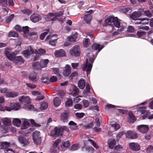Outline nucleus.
I'll return each mask as SVG.
<instances>
[{
    "instance_id": "5fc2aeb1",
    "label": "nucleus",
    "mask_w": 153,
    "mask_h": 153,
    "mask_svg": "<svg viewBox=\"0 0 153 153\" xmlns=\"http://www.w3.org/2000/svg\"><path fill=\"white\" fill-rule=\"evenodd\" d=\"M62 144L63 146L66 148L69 147L70 146V142L68 141H63Z\"/></svg>"
},
{
    "instance_id": "49530a36",
    "label": "nucleus",
    "mask_w": 153,
    "mask_h": 153,
    "mask_svg": "<svg viewBox=\"0 0 153 153\" xmlns=\"http://www.w3.org/2000/svg\"><path fill=\"white\" fill-rule=\"evenodd\" d=\"M48 104L47 103L45 102H43L41 105L40 109L41 110L46 109L48 108Z\"/></svg>"
},
{
    "instance_id": "2f4dec72",
    "label": "nucleus",
    "mask_w": 153,
    "mask_h": 153,
    "mask_svg": "<svg viewBox=\"0 0 153 153\" xmlns=\"http://www.w3.org/2000/svg\"><path fill=\"white\" fill-rule=\"evenodd\" d=\"M114 19V17H109L108 18H107L105 20V22L106 24L108 25H110L111 23L113 22Z\"/></svg>"
},
{
    "instance_id": "f704fd0d",
    "label": "nucleus",
    "mask_w": 153,
    "mask_h": 153,
    "mask_svg": "<svg viewBox=\"0 0 153 153\" xmlns=\"http://www.w3.org/2000/svg\"><path fill=\"white\" fill-rule=\"evenodd\" d=\"M23 108L27 110H33L34 107L33 105L31 104H26L23 106Z\"/></svg>"
},
{
    "instance_id": "72a5a7b5",
    "label": "nucleus",
    "mask_w": 153,
    "mask_h": 153,
    "mask_svg": "<svg viewBox=\"0 0 153 153\" xmlns=\"http://www.w3.org/2000/svg\"><path fill=\"white\" fill-rule=\"evenodd\" d=\"M21 123V120L18 118H16L13 120V125L17 127H19L20 126Z\"/></svg>"
},
{
    "instance_id": "c9c22d12",
    "label": "nucleus",
    "mask_w": 153,
    "mask_h": 153,
    "mask_svg": "<svg viewBox=\"0 0 153 153\" xmlns=\"http://www.w3.org/2000/svg\"><path fill=\"white\" fill-rule=\"evenodd\" d=\"M10 143L7 142H2V149H4V151L5 149H8L10 145Z\"/></svg>"
},
{
    "instance_id": "de8ad7c7",
    "label": "nucleus",
    "mask_w": 153,
    "mask_h": 153,
    "mask_svg": "<svg viewBox=\"0 0 153 153\" xmlns=\"http://www.w3.org/2000/svg\"><path fill=\"white\" fill-rule=\"evenodd\" d=\"M0 4L6 7L8 5L7 0H0Z\"/></svg>"
},
{
    "instance_id": "aec40b11",
    "label": "nucleus",
    "mask_w": 153,
    "mask_h": 153,
    "mask_svg": "<svg viewBox=\"0 0 153 153\" xmlns=\"http://www.w3.org/2000/svg\"><path fill=\"white\" fill-rule=\"evenodd\" d=\"M129 118L128 119V121L130 123H133L136 121V118L132 112H130L128 114Z\"/></svg>"
},
{
    "instance_id": "e2e57ef3",
    "label": "nucleus",
    "mask_w": 153,
    "mask_h": 153,
    "mask_svg": "<svg viewBox=\"0 0 153 153\" xmlns=\"http://www.w3.org/2000/svg\"><path fill=\"white\" fill-rule=\"evenodd\" d=\"M139 28L147 31L149 29V27L148 26L140 25V26Z\"/></svg>"
},
{
    "instance_id": "0e129e2a",
    "label": "nucleus",
    "mask_w": 153,
    "mask_h": 153,
    "mask_svg": "<svg viewBox=\"0 0 153 153\" xmlns=\"http://www.w3.org/2000/svg\"><path fill=\"white\" fill-rule=\"evenodd\" d=\"M83 107L85 108L88 107L89 105V102L85 100H84L83 101Z\"/></svg>"
},
{
    "instance_id": "4be33fe9",
    "label": "nucleus",
    "mask_w": 153,
    "mask_h": 153,
    "mask_svg": "<svg viewBox=\"0 0 153 153\" xmlns=\"http://www.w3.org/2000/svg\"><path fill=\"white\" fill-rule=\"evenodd\" d=\"M115 139L113 138L110 139L108 140V144L109 145V148L112 149L115 144Z\"/></svg>"
},
{
    "instance_id": "b1692460",
    "label": "nucleus",
    "mask_w": 153,
    "mask_h": 153,
    "mask_svg": "<svg viewBox=\"0 0 153 153\" xmlns=\"http://www.w3.org/2000/svg\"><path fill=\"white\" fill-rule=\"evenodd\" d=\"M83 19L87 23L89 24L92 20V17L90 14H86L83 16Z\"/></svg>"
},
{
    "instance_id": "20e7f679",
    "label": "nucleus",
    "mask_w": 153,
    "mask_h": 153,
    "mask_svg": "<svg viewBox=\"0 0 153 153\" xmlns=\"http://www.w3.org/2000/svg\"><path fill=\"white\" fill-rule=\"evenodd\" d=\"M143 11V9L141 8L139 9L137 11L134 12L130 16L131 18L133 20H139V19H138V18L142 16Z\"/></svg>"
},
{
    "instance_id": "052dcab7",
    "label": "nucleus",
    "mask_w": 153,
    "mask_h": 153,
    "mask_svg": "<svg viewBox=\"0 0 153 153\" xmlns=\"http://www.w3.org/2000/svg\"><path fill=\"white\" fill-rule=\"evenodd\" d=\"M1 111H4L6 110L7 111H10L13 110L12 107H11L5 106L4 108H2L1 109Z\"/></svg>"
},
{
    "instance_id": "4d7b16f0",
    "label": "nucleus",
    "mask_w": 153,
    "mask_h": 153,
    "mask_svg": "<svg viewBox=\"0 0 153 153\" xmlns=\"http://www.w3.org/2000/svg\"><path fill=\"white\" fill-rule=\"evenodd\" d=\"M28 28V27L27 26L23 27L22 31V30L23 32L25 34H27L29 32Z\"/></svg>"
},
{
    "instance_id": "1a4fd4ad",
    "label": "nucleus",
    "mask_w": 153,
    "mask_h": 153,
    "mask_svg": "<svg viewBox=\"0 0 153 153\" xmlns=\"http://www.w3.org/2000/svg\"><path fill=\"white\" fill-rule=\"evenodd\" d=\"M30 18L31 21L34 23L38 22L42 19L40 15L37 13L32 14L30 16Z\"/></svg>"
},
{
    "instance_id": "c85d7f7f",
    "label": "nucleus",
    "mask_w": 153,
    "mask_h": 153,
    "mask_svg": "<svg viewBox=\"0 0 153 153\" xmlns=\"http://www.w3.org/2000/svg\"><path fill=\"white\" fill-rule=\"evenodd\" d=\"M146 32L141 30L138 31L137 33V35L139 38H143L146 36Z\"/></svg>"
},
{
    "instance_id": "9b49d317",
    "label": "nucleus",
    "mask_w": 153,
    "mask_h": 153,
    "mask_svg": "<svg viewBox=\"0 0 153 153\" xmlns=\"http://www.w3.org/2000/svg\"><path fill=\"white\" fill-rule=\"evenodd\" d=\"M29 79L34 82H36L39 79V77L36 73L35 72L30 73L29 75Z\"/></svg>"
},
{
    "instance_id": "c756f323",
    "label": "nucleus",
    "mask_w": 153,
    "mask_h": 153,
    "mask_svg": "<svg viewBox=\"0 0 153 153\" xmlns=\"http://www.w3.org/2000/svg\"><path fill=\"white\" fill-rule=\"evenodd\" d=\"M120 11L127 15H129L130 13L131 10L130 7L124 8L121 9Z\"/></svg>"
},
{
    "instance_id": "0eeeda50",
    "label": "nucleus",
    "mask_w": 153,
    "mask_h": 153,
    "mask_svg": "<svg viewBox=\"0 0 153 153\" xmlns=\"http://www.w3.org/2000/svg\"><path fill=\"white\" fill-rule=\"evenodd\" d=\"M33 139L34 143L37 144L40 143L41 142V138L40 136V132L35 131L33 133Z\"/></svg>"
},
{
    "instance_id": "4c0bfd02",
    "label": "nucleus",
    "mask_w": 153,
    "mask_h": 153,
    "mask_svg": "<svg viewBox=\"0 0 153 153\" xmlns=\"http://www.w3.org/2000/svg\"><path fill=\"white\" fill-rule=\"evenodd\" d=\"M72 100L70 98H68L65 102V105L67 107L72 106L73 105Z\"/></svg>"
},
{
    "instance_id": "79ce46f5",
    "label": "nucleus",
    "mask_w": 153,
    "mask_h": 153,
    "mask_svg": "<svg viewBox=\"0 0 153 153\" xmlns=\"http://www.w3.org/2000/svg\"><path fill=\"white\" fill-rule=\"evenodd\" d=\"M85 150L89 153H93L94 151V149L91 146H87L85 148Z\"/></svg>"
},
{
    "instance_id": "393cba45",
    "label": "nucleus",
    "mask_w": 153,
    "mask_h": 153,
    "mask_svg": "<svg viewBox=\"0 0 153 153\" xmlns=\"http://www.w3.org/2000/svg\"><path fill=\"white\" fill-rule=\"evenodd\" d=\"M6 95L8 97H14L18 96L19 93L16 92H8L6 94Z\"/></svg>"
},
{
    "instance_id": "13d9d810",
    "label": "nucleus",
    "mask_w": 153,
    "mask_h": 153,
    "mask_svg": "<svg viewBox=\"0 0 153 153\" xmlns=\"http://www.w3.org/2000/svg\"><path fill=\"white\" fill-rule=\"evenodd\" d=\"M139 20L140 21V22H141L142 21L146 20V21L145 22H144L143 23V24H148L149 23V19L147 18H139Z\"/></svg>"
},
{
    "instance_id": "6e6d98bb",
    "label": "nucleus",
    "mask_w": 153,
    "mask_h": 153,
    "mask_svg": "<svg viewBox=\"0 0 153 153\" xmlns=\"http://www.w3.org/2000/svg\"><path fill=\"white\" fill-rule=\"evenodd\" d=\"M14 17V15L12 14L6 20V22L7 23H10Z\"/></svg>"
},
{
    "instance_id": "a19ab883",
    "label": "nucleus",
    "mask_w": 153,
    "mask_h": 153,
    "mask_svg": "<svg viewBox=\"0 0 153 153\" xmlns=\"http://www.w3.org/2000/svg\"><path fill=\"white\" fill-rule=\"evenodd\" d=\"M86 141H88L90 142L91 143V144L95 148L97 149H98L99 148V146L93 140L89 139L87 140H86Z\"/></svg>"
},
{
    "instance_id": "603ef678",
    "label": "nucleus",
    "mask_w": 153,
    "mask_h": 153,
    "mask_svg": "<svg viewBox=\"0 0 153 153\" xmlns=\"http://www.w3.org/2000/svg\"><path fill=\"white\" fill-rule=\"evenodd\" d=\"M48 79L49 78L48 77H42L41 79V81L44 83L49 84V81Z\"/></svg>"
},
{
    "instance_id": "7ed1b4c3",
    "label": "nucleus",
    "mask_w": 153,
    "mask_h": 153,
    "mask_svg": "<svg viewBox=\"0 0 153 153\" xmlns=\"http://www.w3.org/2000/svg\"><path fill=\"white\" fill-rule=\"evenodd\" d=\"M65 130H67L68 129L66 126L56 127L53 130L51 131V135L53 137L62 136L63 134V131Z\"/></svg>"
},
{
    "instance_id": "c03bdc74",
    "label": "nucleus",
    "mask_w": 153,
    "mask_h": 153,
    "mask_svg": "<svg viewBox=\"0 0 153 153\" xmlns=\"http://www.w3.org/2000/svg\"><path fill=\"white\" fill-rule=\"evenodd\" d=\"M18 35L17 33L15 31H12L9 33L8 34L9 37H17Z\"/></svg>"
},
{
    "instance_id": "bf43d9fd",
    "label": "nucleus",
    "mask_w": 153,
    "mask_h": 153,
    "mask_svg": "<svg viewBox=\"0 0 153 153\" xmlns=\"http://www.w3.org/2000/svg\"><path fill=\"white\" fill-rule=\"evenodd\" d=\"M79 93V89L77 87H75L74 88L73 95L76 96Z\"/></svg>"
},
{
    "instance_id": "dca6fc26",
    "label": "nucleus",
    "mask_w": 153,
    "mask_h": 153,
    "mask_svg": "<svg viewBox=\"0 0 153 153\" xmlns=\"http://www.w3.org/2000/svg\"><path fill=\"white\" fill-rule=\"evenodd\" d=\"M104 47L102 45H100V44L94 43L92 46V49L95 50H98L97 53L99 52Z\"/></svg>"
},
{
    "instance_id": "a18cd8bd",
    "label": "nucleus",
    "mask_w": 153,
    "mask_h": 153,
    "mask_svg": "<svg viewBox=\"0 0 153 153\" xmlns=\"http://www.w3.org/2000/svg\"><path fill=\"white\" fill-rule=\"evenodd\" d=\"M113 22L114 25L115 27H119L120 25V23L118 19H115Z\"/></svg>"
},
{
    "instance_id": "6ab92c4d",
    "label": "nucleus",
    "mask_w": 153,
    "mask_h": 153,
    "mask_svg": "<svg viewBox=\"0 0 153 153\" xmlns=\"http://www.w3.org/2000/svg\"><path fill=\"white\" fill-rule=\"evenodd\" d=\"M19 100L21 102H24L27 103H30L31 102L30 98L28 97L21 96L19 97Z\"/></svg>"
},
{
    "instance_id": "ddd939ff",
    "label": "nucleus",
    "mask_w": 153,
    "mask_h": 153,
    "mask_svg": "<svg viewBox=\"0 0 153 153\" xmlns=\"http://www.w3.org/2000/svg\"><path fill=\"white\" fill-rule=\"evenodd\" d=\"M54 54L57 57H65L66 56L65 51L63 49H60L54 52Z\"/></svg>"
},
{
    "instance_id": "f8f14e48",
    "label": "nucleus",
    "mask_w": 153,
    "mask_h": 153,
    "mask_svg": "<svg viewBox=\"0 0 153 153\" xmlns=\"http://www.w3.org/2000/svg\"><path fill=\"white\" fill-rule=\"evenodd\" d=\"M129 146L132 150L135 151H138L140 150V146L137 143H129Z\"/></svg>"
},
{
    "instance_id": "69168bd1",
    "label": "nucleus",
    "mask_w": 153,
    "mask_h": 153,
    "mask_svg": "<svg viewBox=\"0 0 153 153\" xmlns=\"http://www.w3.org/2000/svg\"><path fill=\"white\" fill-rule=\"evenodd\" d=\"M74 107L75 109L78 110H80L82 108V105L79 104H76L74 105Z\"/></svg>"
},
{
    "instance_id": "5701e85b",
    "label": "nucleus",
    "mask_w": 153,
    "mask_h": 153,
    "mask_svg": "<svg viewBox=\"0 0 153 153\" xmlns=\"http://www.w3.org/2000/svg\"><path fill=\"white\" fill-rule=\"evenodd\" d=\"M78 86L81 89H83L85 86V82L84 79H81L78 82Z\"/></svg>"
},
{
    "instance_id": "f257e3e1",
    "label": "nucleus",
    "mask_w": 153,
    "mask_h": 153,
    "mask_svg": "<svg viewBox=\"0 0 153 153\" xmlns=\"http://www.w3.org/2000/svg\"><path fill=\"white\" fill-rule=\"evenodd\" d=\"M19 52L18 51H16L10 53V50L7 49L5 51V53L8 59L10 60L13 61L14 63L19 64L23 63L24 60L22 56H16L18 53Z\"/></svg>"
},
{
    "instance_id": "8fccbe9b",
    "label": "nucleus",
    "mask_w": 153,
    "mask_h": 153,
    "mask_svg": "<svg viewBox=\"0 0 153 153\" xmlns=\"http://www.w3.org/2000/svg\"><path fill=\"white\" fill-rule=\"evenodd\" d=\"M111 126L112 127L114 128L115 131L118 130L120 128V125L118 123H113L111 124Z\"/></svg>"
},
{
    "instance_id": "e433bc0d",
    "label": "nucleus",
    "mask_w": 153,
    "mask_h": 153,
    "mask_svg": "<svg viewBox=\"0 0 153 153\" xmlns=\"http://www.w3.org/2000/svg\"><path fill=\"white\" fill-rule=\"evenodd\" d=\"M32 67L34 69L36 70H39L41 68L40 64L37 62H35L33 63Z\"/></svg>"
},
{
    "instance_id": "a878e982",
    "label": "nucleus",
    "mask_w": 153,
    "mask_h": 153,
    "mask_svg": "<svg viewBox=\"0 0 153 153\" xmlns=\"http://www.w3.org/2000/svg\"><path fill=\"white\" fill-rule=\"evenodd\" d=\"M68 124L70 128L71 129H76L77 128V124L72 121L69 122Z\"/></svg>"
},
{
    "instance_id": "37998d69",
    "label": "nucleus",
    "mask_w": 153,
    "mask_h": 153,
    "mask_svg": "<svg viewBox=\"0 0 153 153\" xmlns=\"http://www.w3.org/2000/svg\"><path fill=\"white\" fill-rule=\"evenodd\" d=\"M49 30H47L46 31L41 34L39 38L41 40H42L44 39L45 36L47 35L49 32Z\"/></svg>"
},
{
    "instance_id": "39448f33",
    "label": "nucleus",
    "mask_w": 153,
    "mask_h": 153,
    "mask_svg": "<svg viewBox=\"0 0 153 153\" xmlns=\"http://www.w3.org/2000/svg\"><path fill=\"white\" fill-rule=\"evenodd\" d=\"M70 53L72 56H74L75 57L79 56L80 54V51L79 46L75 45L73 49L70 50Z\"/></svg>"
},
{
    "instance_id": "680f3d73",
    "label": "nucleus",
    "mask_w": 153,
    "mask_h": 153,
    "mask_svg": "<svg viewBox=\"0 0 153 153\" xmlns=\"http://www.w3.org/2000/svg\"><path fill=\"white\" fill-rule=\"evenodd\" d=\"M57 77L55 76H53L52 77H51L49 81L52 82H56L57 80Z\"/></svg>"
},
{
    "instance_id": "2eb2a0df",
    "label": "nucleus",
    "mask_w": 153,
    "mask_h": 153,
    "mask_svg": "<svg viewBox=\"0 0 153 153\" xmlns=\"http://www.w3.org/2000/svg\"><path fill=\"white\" fill-rule=\"evenodd\" d=\"M71 73V68L70 66L68 65H66V66L65 67L63 71V74L65 77L68 76Z\"/></svg>"
},
{
    "instance_id": "3c124183",
    "label": "nucleus",
    "mask_w": 153,
    "mask_h": 153,
    "mask_svg": "<svg viewBox=\"0 0 153 153\" xmlns=\"http://www.w3.org/2000/svg\"><path fill=\"white\" fill-rule=\"evenodd\" d=\"M61 141V139H58L56 140L54 143L53 144V147L54 148H56L59 143Z\"/></svg>"
},
{
    "instance_id": "423d86ee",
    "label": "nucleus",
    "mask_w": 153,
    "mask_h": 153,
    "mask_svg": "<svg viewBox=\"0 0 153 153\" xmlns=\"http://www.w3.org/2000/svg\"><path fill=\"white\" fill-rule=\"evenodd\" d=\"M70 111L68 110H64L60 116V119L61 121L64 123L67 122L69 118Z\"/></svg>"
},
{
    "instance_id": "9d476101",
    "label": "nucleus",
    "mask_w": 153,
    "mask_h": 153,
    "mask_svg": "<svg viewBox=\"0 0 153 153\" xmlns=\"http://www.w3.org/2000/svg\"><path fill=\"white\" fill-rule=\"evenodd\" d=\"M34 52L33 48L30 46H29L27 50L23 51L22 53L25 57H27Z\"/></svg>"
},
{
    "instance_id": "f3484780",
    "label": "nucleus",
    "mask_w": 153,
    "mask_h": 153,
    "mask_svg": "<svg viewBox=\"0 0 153 153\" xmlns=\"http://www.w3.org/2000/svg\"><path fill=\"white\" fill-rule=\"evenodd\" d=\"M126 136L129 138L132 139H135L137 137V134L133 131H127Z\"/></svg>"
},
{
    "instance_id": "473e14b6",
    "label": "nucleus",
    "mask_w": 153,
    "mask_h": 153,
    "mask_svg": "<svg viewBox=\"0 0 153 153\" xmlns=\"http://www.w3.org/2000/svg\"><path fill=\"white\" fill-rule=\"evenodd\" d=\"M77 33H76L74 34L73 35H72L69 37L68 38V39L69 40V41L71 42H74L76 41V38L77 37Z\"/></svg>"
},
{
    "instance_id": "774afa93",
    "label": "nucleus",
    "mask_w": 153,
    "mask_h": 153,
    "mask_svg": "<svg viewBox=\"0 0 153 153\" xmlns=\"http://www.w3.org/2000/svg\"><path fill=\"white\" fill-rule=\"evenodd\" d=\"M5 153H15L14 151L12 149L8 148L5 149L4 151Z\"/></svg>"
},
{
    "instance_id": "7c9ffc66",
    "label": "nucleus",
    "mask_w": 153,
    "mask_h": 153,
    "mask_svg": "<svg viewBox=\"0 0 153 153\" xmlns=\"http://www.w3.org/2000/svg\"><path fill=\"white\" fill-rule=\"evenodd\" d=\"M48 62L49 60L47 59L41 60L40 64L41 68L46 67Z\"/></svg>"
},
{
    "instance_id": "bb28decb",
    "label": "nucleus",
    "mask_w": 153,
    "mask_h": 153,
    "mask_svg": "<svg viewBox=\"0 0 153 153\" xmlns=\"http://www.w3.org/2000/svg\"><path fill=\"white\" fill-rule=\"evenodd\" d=\"M53 105L56 107L59 105L61 103L60 100L58 97H56L54 98L53 100Z\"/></svg>"
},
{
    "instance_id": "6e6552de",
    "label": "nucleus",
    "mask_w": 153,
    "mask_h": 153,
    "mask_svg": "<svg viewBox=\"0 0 153 153\" xmlns=\"http://www.w3.org/2000/svg\"><path fill=\"white\" fill-rule=\"evenodd\" d=\"M18 140L19 142L24 147L27 146L30 143L28 140L24 137L19 136L18 137Z\"/></svg>"
},
{
    "instance_id": "a211bd4d",
    "label": "nucleus",
    "mask_w": 153,
    "mask_h": 153,
    "mask_svg": "<svg viewBox=\"0 0 153 153\" xmlns=\"http://www.w3.org/2000/svg\"><path fill=\"white\" fill-rule=\"evenodd\" d=\"M137 111L140 113L142 114H143L142 115V119H145L147 118L148 117V114L147 111H146L145 109H139L137 110Z\"/></svg>"
},
{
    "instance_id": "ea45409f",
    "label": "nucleus",
    "mask_w": 153,
    "mask_h": 153,
    "mask_svg": "<svg viewBox=\"0 0 153 153\" xmlns=\"http://www.w3.org/2000/svg\"><path fill=\"white\" fill-rule=\"evenodd\" d=\"M29 126L30 123L27 121L25 120L21 126V128L22 129H25Z\"/></svg>"
},
{
    "instance_id": "864d4df0",
    "label": "nucleus",
    "mask_w": 153,
    "mask_h": 153,
    "mask_svg": "<svg viewBox=\"0 0 153 153\" xmlns=\"http://www.w3.org/2000/svg\"><path fill=\"white\" fill-rule=\"evenodd\" d=\"M79 149L78 146L77 144H74L72 146L70 150L71 151H75Z\"/></svg>"
},
{
    "instance_id": "cd10ccee",
    "label": "nucleus",
    "mask_w": 153,
    "mask_h": 153,
    "mask_svg": "<svg viewBox=\"0 0 153 153\" xmlns=\"http://www.w3.org/2000/svg\"><path fill=\"white\" fill-rule=\"evenodd\" d=\"M2 121L3 124L6 126L10 125L11 123L10 120L7 117L2 118Z\"/></svg>"
},
{
    "instance_id": "09e8293b",
    "label": "nucleus",
    "mask_w": 153,
    "mask_h": 153,
    "mask_svg": "<svg viewBox=\"0 0 153 153\" xmlns=\"http://www.w3.org/2000/svg\"><path fill=\"white\" fill-rule=\"evenodd\" d=\"M122 149V147L120 145H118L116 146L114 149V152L117 153V151H120L121 149Z\"/></svg>"
},
{
    "instance_id": "58836bf2",
    "label": "nucleus",
    "mask_w": 153,
    "mask_h": 153,
    "mask_svg": "<svg viewBox=\"0 0 153 153\" xmlns=\"http://www.w3.org/2000/svg\"><path fill=\"white\" fill-rule=\"evenodd\" d=\"M23 14L28 16L30 15L32 13V11L28 9H24L21 10Z\"/></svg>"
},
{
    "instance_id": "f03ea898",
    "label": "nucleus",
    "mask_w": 153,
    "mask_h": 153,
    "mask_svg": "<svg viewBox=\"0 0 153 153\" xmlns=\"http://www.w3.org/2000/svg\"><path fill=\"white\" fill-rule=\"evenodd\" d=\"M94 60V56L91 58L89 59L90 63H88V59H87L85 60V63L83 64L82 67V69L84 71H86V73L88 75L90 74L92 67V63Z\"/></svg>"
},
{
    "instance_id": "338daca9",
    "label": "nucleus",
    "mask_w": 153,
    "mask_h": 153,
    "mask_svg": "<svg viewBox=\"0 0 153 153\" xmlns=\"http://www.w3.org/2000/svg\"><path fill=\"white\" fill-rule=\"evenodd\" d=\"M90 42V40L86 38L85 39V41L83 43V45L84 47H88V43Z\"/></svg>"
},
{
    "instance_id": "4468645a",
    "label": "nucleus",
    "mask_w": 153,
    "mask_h": 153,
    "mask_svg": "<svg viewBox=\"0 0 153 153\" xmlns=\"http://www.w3.org/2000/svg\"><path fill=\"white\" fill-rule=\"evenodd\" d=\"M138 130L142 133H145L147 132L149 128L147 125H141L137 126Z\"/></svg>"
},
{
    "instance_id": "412c9836",
    "label": "nucleus",
    "mask_w": 153,
    "mask_h": 153,
    "mask_svg": "<svg viewBox=\"0 0 153 153\" xmlns=\"http://www.w3.org/2000/svg\"><path fill=\"white\" fill-rule=\"evenodd\" d=\"M10 106L12 107L13 110L15 111L18 110L20 108L21 105L19 103H11Z\"/></svg>"
}]
</instances>
